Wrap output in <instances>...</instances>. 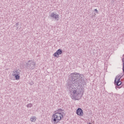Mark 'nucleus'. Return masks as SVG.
<instances>
[{"label":"nucleus","mask_w":124,"mask_h":124,"mask_svg":"<svg viewBox=\"0 0 124 124\" xmlns=\"http://www.w3.org/2000/svg\"><path fill=\"white\" fill-rule=\"evenodd\" d=\"M83 76L77 73H72L69 78L68 88L72 99H79L84 94V87L87 83ZM83 86V87L82 86Z\"/></svg>","instance_id":"1"},{"label":"nucleus","mask_w":124,"mask_h":124,"mask_svg":"<svg viewBox=\"0 0 124 124\" xmlns=\"http://www.w3.org/2000/svg\"><path fill=\"white\" fill-rule=\"evenodd\" d=\"M62 118H63V115H62V113L61 112H56L52 116V120H53L54 124H56L60 123V121Z\"/></svg>","instance_id":"2"},{"label":"nucleus","mask_w":124,"mask_h":124,"mask_svg":"<svg viewBox=\"0 0 124 124\" xmlns=\"http://www.w3.org/2000/svg\"><path fill=\"white\" fill-rule=\"evenodd\" d=\"M25 66L28 68V69H34V67H35V62L32 60H29L26 63Z\"/></svg>","instance_id":"3"},{"label":"nucleus","mask_w":124,"mask_h":124,"mask_svg":"<svg viewBox=\"0 0 124 124\" xmlns=\"http://www.w3.org/2000/svg\"><path fill=\"white\" fill-rule=\"evenodd\" d=\"M122 77H120L119 78H115L114 80V83L116 84V85L117 87H116V88H119V89H121L122 88L121 87H119V86H121L123 82L121 81V79H122Z\"/></svg>","instance_id":"4"},{"label":"nucleus","mask_w":124,"mask_h":124,"mask_svg":"<svg viewBox=\"0 0 124 124\" xmlns=\"http://www.w3.org/2000/svg\"><path fill=\"white\" fill-rule=\"evenodd\" d=\"M50 18L52 19H54V20H57L59 21L60 20V17H59V15L55 14V13H52L50 15Z\"/></svg>","instance_id":"5"},{"label":"nucleus","mask_w":124,"mask_h":124,"mask_svg":"<svg viewBox=\"0 0 124 124\" xmlns=\"http://www.w3.org/2000/svg\"><path fill=\"white\" fill-rule=\"evenodd\" d=\"M62 50L61 49H59L54 53L53 56L56 58H59L60 55H62Z\"/></svg>","instance_id":"6"},{"label":"nucleus","mask_w":124,"mask_h":124,"mask_svg":"<svg viewBox=\"0 0 124 124\" xmlns=\"http://www.w3.org/2000/svg\"><path fill=\"white\" fill-rule=\"evenodd\" d=\"M76 114H78V116H80V117H83V115H84L83 109H82V108H78L77 109Z\"/></svg>","instance_id":"7"},{"label":"nucleus","mask_w":124,"mask_h":124,"mask_svg":"<svg viewBox=\"0 0 124 124\" xmlns=\"http://www.w3.org/2000/svg\"><path fill=\"white\" fill-rule=\"evenodd\" d=\"M13 76H15L16 80H19L20 79V75H19V73L17 74H13Z\"/></svg>","instance_id":"8"},{"label":"nucleus","mask_w":124,"mask_h":124,"mask_svg":"<svg viewBox=\"0 0 124 124\" xmlns=\"http://www.w3.org/2000/svg\"><path fill=\"white\" fill-rule=\"evenodd\" d=\"M13 74H17L18 73V75H20V71L14 69L13 71Z\"/></svg>","instance_id":"9"},{"label":"nucleus","mask_w":124,"mask_h":124,"mask_svg":"<svg viewBox=\"0 0 124 124\" xmlns=\"http://www.w3.org/2000/svg\"><path fill=\"white\" fill-rule=\"evenodd\" d=\"M31 122H33L34 123V122L36 121V118L35 117V116H33L32 117H31Z\"/></svg>","instance_id":"10"},{"label":"nucleus","mask_w":124,"mask_h":124,"mask_svg":"<svg viewBox=\"0 0 124 124\" xmlns=\"http://www.w3.org/2000/svg\"><path fill=\"white\" fill-rule=\"evenodd\" d=\"M32 106V105L31 104H29L27 105V107L31 108Z\"/></svg>","instance_id":"11"},{"label":"nucleus","mask_w":124,"mask_h":124,"mask_svg":"<svg viewBox=\"0 0 124 124\" xmlns=\"http://www.w3.org/2000/svg\"><path fill=\"white\" fill-rule=\"evenodd\" d=\"M62 111H63V109H62V108H59L58 110V113H60V112H62Z\"/></svg>","instance_id":"12"},{"label":"nucleus","mask_w":124,"mask_h":124,"mask_svg":"<svg viewBox=\"0 0 124 124\" xmlns=\"http://www.w3.org/2000/svg\"><path fill=\"white\" fill-rule=\"evenodd\" d=\"M16 27L17 28V29H18V28H19L18 27V26H19V22H17L16 24Z\"/></svg>","instance_id":"13"},{"label":"nucleus","mask_w":124,"mask_h":124,"mask_svg":"<svg viewBox=\"0 0 124 124\" xmlns=\"http://www.w3.org/2000/svg\"><path fill=\"white\" fill-rule=\"evenodd\" d=\"M94 11H95L96 13H97V14H98V10H97V9H95L94 10Z\"/></svg>","instance_id":"14"},{"label":"nucleus","mask_w":124,"mask_h":124,"mask_svg":"<svg viewBox=\"0 0 124 124\" xmlns=\"http://www.w3.org/2000/svg\"><path fill=\"white\" fill-rule=\"evenodd\" d=\"M120 75H117V76H116V78H117V79H119V78H120Z\"/></svg>","instance_id":"15"},{"label":"nucleus","mask_w":124,"mask_h":124,"mask_svg":"<svg viewBox=\"0 0 124 124\" xmlns=\"http://www.w3.org/2000/svg\"><path fill=\"white\" fill-rule=\"evenodd\" d=\"M123 72L124 73V63L123 65Z\"/></svg>","instance_id":"16"},{"label":"nucleus","mask_w":124,"mask_h":124,"mask_svg":"<svg viewBox=\"0 0 124 124\" xmlns=\"http://www.w3.org/2000/svg\"><path fill=\"white\" fill-rule=\"evenodd\" d=\"M30 85H33V82L31 81V82H30Z\"/></svg>","instance_id":"17"},{"label":"nucleus","mask_w":124,"mask_h":124,"mask_svg":"<svg viewBox=\"0 0 124 124\" xmlns=\"http://www.w3.org/2000/svg\"><path fill=\"white\" fill-rule=\"evenodd\" d=\"M122 62H123V63L124 64V59H122Z\"/></svg>","instance_id":"18"},{"label":"nucleus","mask_w":124,"mask_h":124,"mask_svg":"<svg viewBox=\"0 0 124 124\" xmlns=\"http://www.w3.org/2000/svg\"><path fill=\"white\" fill-rule=\"evenodd\" d=\"M64 124V122H62V124Z\"/></svg>","instance_id":"19"},{"label":"nucleus","mask_w":124,"mask_h":124,"mask_svg":"<svg viewBox=\"0 0 124 124\" xmlns=\"http://www.w3.org/2000/svg\"><path fill=\"white\" fill-rule=\"evenodd\" d=\"M89 124H92V123H89Z\"/></svg>","instance_id":"20"},{"label":"nucleus","mask_w":124,"mask_h":124,"mask_svg":"<svg viewBox=\"0 0 124 124\" xmlns=\"http://www.w3.org/2000/svg\"><path fill=\"white\" fill-rule=\"evenodd\" d=\"M119 84H121V82L119 83Z\"/></svg>","instance_id":"21"}]
</instances>
